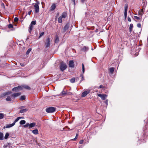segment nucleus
<instances>
[{
	"label": "nucleus",
	"instance_id": "nucleus-1",
	"mask_svg": "<svg viewBox=\"0 0 148 148\" xmlns=\"http://www.w3.org/2000/svg\"><path fill=\"white\" fill-rule=\"evenodd\" d=\"M56 110V108H55L53 107H50L47 108L46 109V111L47 113H51L55 112Z\"/></svg>",
	"mask_w": 148,
	"mask_h": 148
},
{
	"label": "nucleus",
	"instance_id": "nucleus-2",
	"mask_svg": "<svg viewBox=\"0 0 148 148\" xmlns=\"http://www.w3.org/2000/svg\"><path fill=\"white\" fill-rule=\"evenodd\" d=\"M36 125L35 123H32L30 124L29 123H27L24 126V127L25 128H26L27 127H29V129L31 128L32 127H34Z\"/></svg>",
	"mask_w": 148,
	"mask_h": 148
},
{
	"label": "nucleus",
	"instance_id": "nucleus-3",
	"mask_svg": "<svg viewBox=\"0 0 148 148\" xmlns=\"http://www.w3.org/2000/svg\"><path fill=\"white\" fill-rule=\"evenodd\" d=\"M60 67V70L62 71H63L66 69L67 66L66 64L62 62L61 63Z\"/></svg>",
	"mask_w": 148,
	"mask_h": 148
},
{
	"label": "nucleus",
	"instance_id": "nucleus-4",
	"mask_svg": "<svg viewBox=\"0 0 148 148\" xmlns=\"http://www.w3.org/2000/svg\"><path fill=\"white\" fill-rule=\"evenodd\" d=\"M45 44L46 48H47L50 46V38H48L45 41Z\"/></svg>",
	"mask_w": 148,
	"mask_h": 148
},
{
	"label": "nucleus",
	"instance_id": "nucleus-5",
	"mask_svg": "<svg viewBox=\"0 0 148 148\" xmlns=\"http://www.w3.org/2000/svg\"><path fill=\"white\" fill-rule=\"evenodd\" d=\"M22 90V87L21 86H19L17 87H14L12 89L13 91L18 92L19 90Z\"/></svg>",
	"mask_w": 148,
	"mask_h": 148
},
{
	"label": "nucleus",
	"instance_id": "nucleus-6",
	"mask_svg": "<svg viewBox=\"0 0 148 148\" xmlns=\"http://www.w3.org/2000/svg\"><path fill=\"white\" fill-rule=\"evenodd\" d=\"M97 95L100 97L103 100H105L106 98L107 97V95L105 94H100L97 93Z\"/></svg>",
	"mask_w": 148,
	"mask_h": 148
},
{
	"label": "nucleus",
	"instance_id": "nucleus-7",
	"mask_svg": "<svg viewBox=\"0 0 148 148\" xmlns=\"http://www.w3.org/2000/svg\"><path fill=\"white\" fill-rule=\"evenodd\" d=\"M34 7L35 8V11L36 13L38 12L39 11V8L38 4H35L34 5Z\"/></svg>",
	"mask_w": 148,
	"mask_h": 148
},
{
	"label": "nucleus",
	"instance_id": "nucleus-8",
	"mask_svg": "<svg viewBox=\"0 0 148 148\" xmlns=\"http://www.w3.org/2000/svg\"><path fill=\"white\" fill-rule=\"evenodd\" d=\"M90 92V90H88L87 91H84L82 92V97H84L86 96L88 94H89Z\"/></svg>",
	"mask_w": 148,
	"mask_h": 148
},
{
	"label": "nucleus",
	"instance_id": "nucleus-9",
	"mask_svg": "<svg viewBox=\"0 0 148 148\" xmlns=\"http://www.w3.org/2000/svg\"><path fill=\"white\" fill-rule=\"evenodd\" d=\"M69 65L71 68H73L74 67V62L73 60H71L69 61Z\"/></svg>",
	"mask_w": 148,
	"mask_h": 148
},
{
	"label": "nucleus",
	"instance_id": "nucleus-10",
	"mask_svg": "<svg viewBox=\"0 0 148 148\" xmlns=\"http://www.w3.org/2000/svg\"><path fill=\"white\" fill-rule=\"evenodd\" d=\"M89 49V48L88 47L84 46L81 48V50L84 52H86V51H88Z\"/></svg>",
	"mask_w": 148,
	"mask_h": 148
},
{
	"label": "nucleus",
	"instance_id": "nucleus-11",
	"mask_svg": "<svg viewBox=\"0 0 148 148\" xmlns=\"http://www.w3.org/2000/svg\"><path fill=\"white\" fill-rule=\"evenodd\" d=\"M21 95V93L20 92L14 93L11 95V97H13L15 98L20 95Z\"/></svg>",
	"mask_w": 148,
	"mask_h": 148
},
{
	"label": "nucleus",
	"instance_id": "nucleus-12",
	"mask_svg": "<svg viewBox=\"0 0 148 148\" xmlns=\"http://www.w3.org/2000/svg\"><path fill=\"white\" fill-rule=\"evenodd\" d=\"M70 26V24L69 23H67L65 26L64 28V32H65L69 28Z\"/></svg>",
	"mask_w": 148,
	"mask_h": 148
},
{
	"label": "nucleus",
	"instance_id": "nucleus-13",
	"mask_svg": "<svg viewBox=\"0 0 148 148\" xmlns=\"http://www.w3.org/2000/svg\"><path fill=\"white\" fill-rule=\"evenodd\" d=\"M134 19L135 21H138L139 22H141V19L136 16H134Z\"/></svg>",
	"mask_w": 148,
	"mask_h": 148
},
{
	"label": "nucleus",
	"instance_id": "nucleus-14",
	"mask_svg": "<svg viewBox=\"0 0 148 148\" xmlns=\"http://www.w3.org/2000/svg\"><path fill=\"white\" fill-rule=\"evenodd\" d=\"M22 87V89L23 88H25V89H27L28 90H30L31 89V88L29 87L28 86L26 85H24L22 86H21Z\"/></svg>",
	"mask_w": 148,
	"mask_h": 148
},
{
	"label": "nucleus",
	"instance_id": "nucleus-15",
	"mask_svg": "<svg viewBox=\"0 0 148 148\" xmlns=\"http://www.w3.org/2000/svg\"><path fill=\"white\" fill-rule=\"evenodd\" d=\"M56 7V5L55 4H53L50 8L51 11L54 10Z\"/></svg>",
	"mask_w": 148,
	"mask_h": 148
},
{
	"label": "nucleus",
	"instance_id": "nucleus-16",
	"mask_svg": "<svg viewBox=\"0 0 148 148\" xmlns=\"http://www.w3.org/2000/svg\"><path fill=\"white\" fill-rule=\"evenodd\" d=\"M61 16L62 18H65L67 16V14L66 12H64L62 14V15Z\"/></svg>",
	"mask_w": 148,
	"mask_h": 148
},
{
	"label": "nucleus",
	"instance_id": "nucleus-17",
	"mask_svg": "<svg viewBox=\"0 0 148 148\" xmlns=\"http://www.w3.org/2000/svg\"><path fill=\"white\" fill-rule=\"evenodd\" d=\"M144 13L143 9L139 10L138 14L141 16H142Z\"/></svg>",
	"mask_w": 148,
	"mask_h": 148
},
{
	"label": "nucleus",
	"instance_id": "nucleus-18",
	"mask_svg": "<svg viewBox=\"0 0 148 148\" xmlns=\"http://www.w3.org/2000/svg\"><path fill=\"white\" fill-rule=\"evenodd\" d=\"M12 93V92L11 91H8L7 92L5 93H4L2 95L1 97H4L6 95H9Z\"/></svg>",
	"mask_w": 148,
	"mask_h": 148
},
{
	"label": "nucleus",
	"instance_id": "nucleus-19",
	"mask_svg": "<svg viewBox=\"0 0 148 148\" xmlns=\"http://www.w3.org/2000/svg\"><path fill=\"white\" fill-rule=\"evenodd\" d=\"M32 132L34 134L36 135L38 134V130L37 129L32 131Z\"/></svg>",
	"mask_w": 148,
	"mask_h": 148
},
{
	"label": "nucleus",
	"instance_id": "nucleus-20",
	"mask_svg": "<svg viewBox=\"0 0 148 148\" xmlns=\"http://www.w3.org/2000/svg\"><path fill=\"white\" fill-rule=\"evenodd\" d=\"M33 28V26L32 25L30 24L29 27V33H31V31Z\"/></svg>",
	"mask_w": 148,
	"mask_h": 148
},
{
	"label": "nucleus",
	"instance_id": "nucleus-21",
	"mask_svg": "<svg viewBox=\"0 0 148 148\" xmlns=\"http://www.w3.org/2000/svg\"><path fill=\"white\" fill-rule=\"evenodd\" d=\"M59 41L58 36V35H56L55 36V42L56 43H57Z\"/></svg>",
	"mask_w": 148,
	"mask_h": 148
},
{
	"label": "nucleus",
	"instance_id": "nucleus-22",
	"mask_svg": "<svg viewBox=\"0 0 148 148\" xmlns=\"http://www.w3.org/2000/svg\"><path fill=\"white\" fill-rule=\"evenodd\" d=\"M114 67H111L109 69V71L111 74H113L114 71Z\"/></svg>",
	"mask_w": 148,
	"mask_h": 148
},
{
	"label": "nucleus",
	"instance_id": "nucleus-23",
	"mask_svg": "<svg viewBox=\"0 0 148 148\" xmlns=\"http://www.w3.org/2000/svg\"><path fill=\"white\" fill-rule=\"evenodd\" d=\"M28 110L27 109H21L20 110V112L21 113H22L27 111Z\"/></svg>",
	"mask_w": 148,
	"mask_h": 148
},
{
	"label": "nucleus",
	"instance_id": "nucleus-24",
	"mask_svg": "<svg viewBox=\"0 0 148 148\" xmlns=\"http://www.w3.org/2000/svg\"><path fill=\"white\" fill-rule=\"evenodd\" d=\"M133 28V25L132 24H131L130 25L129 27V31L130 32H131Z\"/></svg>",
	"mask_w": 148,
	"mask_h": 148
},
{
	"label": "nucleus",
	"instance_id": "nucleus-25",
	"mask_svg": "<svg viewBox=\"0 0 148 148\" xmlns=\"http://www.w3.org/2000/svg\"><path fill=\"white\" fill-rule=\"evenodd\" d=\"M15 124V123H13L11 124H8L7 125L6 127L9 128L13 126Z\"/></svg>",
	"mask_w": 148,
	"mask_h": 148
},
{
	"label": "nucleus",
	"instance_id": "nucleus-26",
	"mask_svg": "<svg viewBox=\"0 0 148 148\" xmlns=\"http://www.w3.org/2000/svg\"><path fill=\"white\" fill-rule=\"evenodd\" d=\"M62 18L61 17V16H60L58 18V22L59 23H61L62 22Z\"/></svg>",
	"mask_w": 148,
	"mask_h": 148
},
{
	"label": "nucleus",
	"instance_id": "nucleus-27",
	"mask_svg": "<svg viewBox=\"0 0 148 148\" xmlns=\"http://www.w3.org/2000/svg\"><path fill=\"white\" fill-rule=\"evenodd\" d=\"M3 139V134L0 132V140H2Z\"/></svg>",
	"mask_w": 148,
	"mask_h": 148
},
{
	"label": "nucleus",
	"instance_id": "nucleus-28",
	"mask_svg": "<svg viewBox=\"0 0 148 148\" xmlns=\"http://www.w3.org/2000/svg\"><path fill=\"white\" fill-rule=\"evenodd\" d=\"M25 99V97L24 95L21 96L20 98V100L21 101L24 100Z\"/></svg>",
	"mask_w": 148,
	"mask_h": 148
},
{
	"label": "nucleus",
	"instance_id": "nucleus-29",
	"mask_svg": "<svg viewBox=\"0 0 148 148\" xmlns=\"http://www.w3.org/2000/svg\"><path fill=\"white\" fill-rule=\"evenodd\" d=\"M25 122H26L25 120H21L20 122V123L21 125H23V124H25Z\"/></svg>",
	"mask_w": 148,
	"mask_h": 148
},
{
	"label": "nucleus",
	"instance_id": "nucleus-30",
	"mask_svg": "<svg viewBox=\"0 0 148 148\" xmlns=\"http://www.w3.org/2000/svg\"><path fill=\"white\" fill-rule=\"evenodd\" d=\"M75 81V78L74 77L72 78L70 80V82L71 83H74Z\"/></svg>",
	"mask_w": 148,
	"mask_h": 148
},
{
	"label": "nucleus",
	"instance_id": "nucleus-31",
	"mask_svg": "<svg viewBox=\"0 0 148 148\" xmlns=\"http://www.w3.org/2000/svg\"><path fill=\"white\" fill-rule=\"evenodd\" d=\"M128 9V5L127 4H125V11L124 12H127Z\"/></svg>",
	"mask_w": 148,
	"mask_h": 148
},
{
	"label": "nucleus",
	"instance_id": "nucleus-32",
	"mask_svg": "<svg viewBox=\"0 0 148 148\" xmlns=\"http://www.w3.org/2000/svg\"><path fill=\"white\" fill-rule=\"evenodd\" d=\"M31 50H32V49L31 48H30L29 49H28V50H27V52H26V54L27 55H28L29 53L31 51Z\"/></svg>",
	"mask_w": 148,
	"mask_h": 148
},
{
	"label": "nucleus",
	"instance_id": "nucleus-33",
	"mask_svg": "<svg viewBox=\"0 0 148 148\" xmlns=\"http://www.w3.org/2000/svg\"><path fill=\"white\" fill-rule=\"evenodd\" d=\"M6 100L7 101H11V99L10 96H8L6 99Z\"/></svg>",
	"mask_w": 148,
	"mask_h": 148
},
{
	"label": "nucleus",
	"instance_id": "nucleus-34",
	"mask_svg": "<svg viewBox=\"0 0 148 148\" xmlns=\"http://www.w3.org/2000/svg\"><path fill=\"white\" fill-rule=\"evenodd\" d=\"M22 118L21 117H19L17 118L14 121L13 123H16L17 121H18L21 118Z\"/></svg>",
	"mask_w": 148,
	"mask_h": 148
},
{
	"label": "nucleus",
	"instance_id": "nucleus-35",
	"mask_svg": "<svg viewBox=\"0 0 148 148\" xmlns=\"http://www.w3.org/2000/svg\"><path fill=\"white\" fill-rule=\"evenodd\" d=\"M9 134L8 133H6L5 134V139H7L8 138V137L9 136Z\"/></svg>",
	"mask_w": 148,
	"mask_h": 148
},
{
	"label": "nucleus",
	"instance_id": "nucleus-36",
	"mask_svg": "<svg viewBox=\"0 0 148 148\" xmlns=\"http://www.w3.org/2000/svg\"><path fill=\"white\" fill-rule=\"evenodd\" d=\"M82 72H83V73H84L85 71V68H84V66L83 63L82 64Z\"/></svg>",
	"mask_w": 148,
	"mask_h": 148
},
{
	"label": "nucleus",
	"instance_id": "nucleus-37",
	"mask_svg": "<svg viewBox=\"0 0 148 148\" xmlns=\"http://www.w3.org/2000/svg\"><path fill=\"white\" fill-rule=\"evenodd\" d=\"M36 21H32L30 24L31 25H35L36 24Z\"/></svg>",
	"mask_w": 148,
	"mask_h": 148
},
{
	"label": "nucleus",
	"instance_id": "nucleus-38",
	"mask_svg": "<svg viewBox=\"0 0 148 148\" xmlns=\"http://www.w3.org/2000/svg\"><path fill=\"white\" fill-rule=\"evenodd\" d=\"M8 27L9 29L12 28L13 27V25L12 24H10L8 25Z\"/></svg>",
	"mask_w": 148,
	"mask_h": 148
},
{
	"label": "nucleus",
	"instance_id": "nucleus-39",
	"mask_svg": "<svg viewBox=\"0 0 148 148\" xmlns=\"http://www.w3.org/2000/svg\"><path fill=\"white\" fill-rule=\"evenodd\" d=\"M80 77H82V79L80 81V82L84 80V75H83V74H81L80 75Z\"/></svg>",
	"mask_w": 148,
	"mask_h": 148
},
{
	"label": "nucleus",
	"instance_id": "nucleus-40",
	"mask_svg": "<svg viewBox=\"0 0 148 148\" xmlns=\"http://www.w3.org/2000/svg\"><path fill=\"white\" fill-rule=\"evenodd\" d=\"M3 114L2 113H0V119H1L3 118Z\"/></svg>",
	"mask_w": 148,
	"mask_h": 148
},
{
	"label": "nucleus",
	"instance_id": "nucleus-41",
	"mask_svg": "<svg viewBox=\"0 0 148 148\" xmlns=\"http://www.w3.org/2000/svg\"><path fill=\"white\" fill-rule=\"evenodd\" d=\"M78 136V134H76V135L75 138H74L72 139V140H75L77 139V138Z\"/></svg>",
	"mask_w": 148,
	"mask_h": 148
},
{
	"label": "nucleus",
	"instance_id": "nucleus-42",
	"mask_svg": "<svg viewBox=\"0 0 148 148\" xmlns=\"http://www.w3.org/2000/svg\"><path fill=\"white\" fill-rule=\"evenodd\" d=\"M78 136V134H76V135L75 138H74L72 139V140H75L77 139V138Z\"/></svg>",
	"mask_w": 148,
	"mask_h": 148
},
{
	"label": "nucleus",
	"instance_id": "nucleus-43",
	"mask_svg": "<svg viewBox=\"0 0 148 148\" xmlns=\"http://www.w3.org/2000/svg\"><path fill=\"white\" fill-rule=\"evenodd\" d=\"M18 20V18L17 17H16L14 19V21L15 22H17Z\"/></svg>",
	"mask_w": 148,
	"mask_h": 148
},
{
	"label": "nucleus",
	"instance_id": "nucleus-44",
	"mask_svg": "<svg viewBox=\"0 0 148 148\" xmlns=\"http://www.w3.org/2000/svg\"><path fill=\"white\" fill-rule=\"evenodd\" d=\"M44 34V32H41L40 34V36H39V38H40V37H41V36H42Z\"/></svg>",
	"mask_w": 148,
	"mask_h": 148
},
{
	"label": "nucleus",
	"instance_id": "nucleus-45",
	"mask_svg": "<svg viewBox=\"0 0 148 148\" xmlns=\"http://www.w3.org/2000/svg\"><path fill=\"white\" fill-rule=\"evenodd\" d=\"M127 12H124V16L125 19H126L127 18Z\"/></svg>",
	"mask_w": 148,
	"mask_h": 148
},
{
	"label": "nucleus",
	"instance_id": "nucleus-46",
	"mask_svg": "<svg viewBox=\"0 0 148 148\" xmlns=\"http://www.w3.org/2000/svg\"><path fill=\"white\" fill-rule=\"evenodd\" d=\"M62 95H64L65 94H66L67 92H66L65 91L63 90V91H62Z\"/></svg>",
	"mask_w": 148,
	"mask_h": 148
},
{
	"label": "nucleus",
	"instance_id": "nucleus-47",
	"mask_svg": "<svg viewBox=\"0 0 148 148\" xmlns=\"http://www.w3.org/2000/svg\"><path fill=\"white\" fill-rule=\"evenodd\" d=\"M137 26L139 28H140L141 27V25L140 23H138L137 24Z\"/></svg>",
	"mask_w": 148,
	"mask_h": 148
},
{
	"label": "nucleus",
	"instance_id": "nucleus-48",
	"mask_svg": "<svg viewBox=\"0 0 148 148\" xmlns=\"http://www.w3.org/2000/svg\"><path fill=\"white\" fill-rule=\"evenodd\" d=\"M84 143V140H81L79 141V143L80 144H82Z\"/></svg>",
	"mask_w": 148,
	"mask_h": 148
},
{
	"label": "nucleus",
	"instance_id": "nucleus-49",
	"mask_svg": "<svg viewBox=\"0 0 148 148\" xmlns=\"http://www.w3.org/2000/svg\"><path fill=\"white\" fill-rule=\"evenodd\" d=\"M104 87L102 85H101L100 86L99 88H104Z\"/></svg>",
	"mask_w": 148,
	"mask_h": 148
},
{
	"label": "nucleus",
	"instance_id": "nucleus-50",
	"mask_svg": "<svg viewBox=\"0 0 148 148\" xmlns=\"http://www.w3.org/2000/svg\"><path fill=\"white\" fill-rule=\"evenodd\" d=\"M128 21L129 22L131 21V19L130 18L128 17L127 18Z\"/></svg>",
	"mask_w": 148,
	"mask_h": 148
},
{
	"label": "nucleus",
	"instance_id": "nucleus-51",
	"mask_svg": "<svg viewBox=\"0 0 148 148\" xmlns=\"http://www.w3.org/2000/svg\"><path fill=\"white\" fill-rule=\"evenodd\" d=\"M1 6L3 7L4 8L5 7L4 4L3 3H2L1 4Z\"/></svg>",
	"mask_w": 148,
	"mask_h": 148
},
{
	"label": "nucleus",
	"instance_id": "nucleus-52",
	"mask_svg": "<svg viewBox=\"0 0 148 148\" xmlns=\"http://www.w3.org/2000/svg\"><path fill=\"white\" fill-rule=\"evenodd\" d=\"M32 12V10H30V11H29L28 12V14L29 15H30L31 14V12Z\"/></svg>",
	"mask_w": 148,
	"mask_h": 148
},
{
	"label": "nucleus",
	"instance_id": "nucleus-53",
	"mask_svg": "<svg viewBox=\"0 0 148 148\" xmlns=\"http://www.w3.org/2000/svg\"><path fill=\"white\" fill-rule=\"evenodd\" d=\"M108 100H106V101H105V103L107 105H108Z\"/></svg>",
	"mask_w": 148,
	"mask_h": 148
},
{
	"label": "nucleus",
	"instance_id": "nucleus-54",
	"mask_svg": "<svg viewBox=\"0 0 148 148\" xmlns=\"http://www.w3.org/2000/svg\"><path fill=\"white\" fill-rule=\"evenodd\" d=\"M86 0H81V2L82 3H84Z\"/></svg>",
	"mask_w": 148,
	"mask_h": 148
},
{
	"label": "nucleus",
	"instance_id": "nucleus-55",
	"mask_svg": "<svg viewBox=\"0 0 148 148\" xmlns=\"http://www.w3.org/2000/svg\"><path fill=\"white\" fill-rule=\"evenodd\" d=\"M20 64L22 66H25V64L23 63H20Z\"/></svg>",
	"mask_w": 148,
	"mask_h": 148
},
{
	"label": "nucleus",
	"instance_id": "nucleus-56",
	"mask_svg": "<svg viewBox=\"0 0 148 148\" xmlns=\"http://www.w3.org/2000/svg\"><path fill=\"white\" fill-rule=\"evenodd\" d=\"M67 94H68L69 95H71L72 94V93L71 92H69L68 93H67Z\"/></svg>",
	"mask_w": 148,
	"mask_h": 148
},
{
	"label": "nucleus",
	"instance_id": "nucleus-57",
	"mask_svg": "<svg viewBox=\"0 0 148 148\" xmlns=\"http://www.w3.org/2000/svg\"><path fill=\"white\" fill-rule=\"evenodd\" d=\"M72 1L74 2V4H75V0H72Z\"/></svg>",
	"mask_w": 148,
	"mask_h": 148
},
{
	"label": "nucleus",
	"instance_id": "nucleus-58",
	"mask_svg": "<svg viewBox=\"0 0 148 148\" xmlns=\"http://www.w3.org/2000/svg\"><path fill=\"white\" fill-rule=\"evenodd\" d=\"M24 108V106H22L20 107V108L21 109L23 108Z\"/></svg>",
	"mask_w": 148,
	"mask_h": 148
},
{
	"label": "nucleus",
	"instance_id": "nucleus-59",
	"mask_svg": "<svg viewBox=\"0 0 148 148\" xmlns=\"http://www.w3.org/2000/svg\"><path fill=\"white\" fill-rule=\"evenodd\" d=\"M57 15L58 16L59 15V13L57 14Z\"/></svg>",
	"mask_w": 148,
	"mask_h": 148
}]
</instances>
